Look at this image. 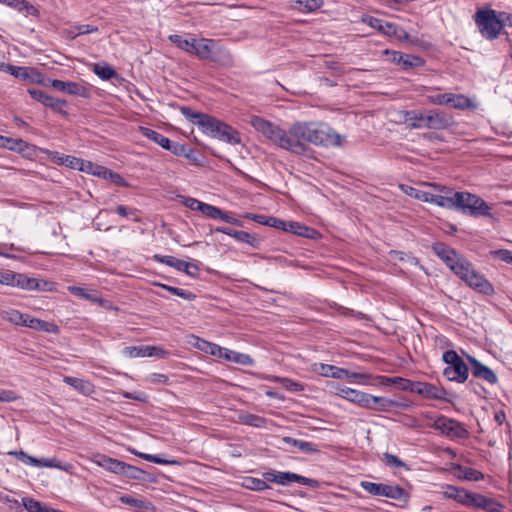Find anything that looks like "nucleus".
Wrapping results in <instances>:
<instances>
[{
  "label": "nucleus",
  "instance_id": "c756f323",
  "mask_svg": "<svg viewBox=\"0 0 512 512\" xmlns=\"http://www.w3.org/2000/svg\"><path fill=\"white\" fill-rule=\"evenodd\" d=\"M216 44V40L201 38L196 39L195 49L193 50V55H195L200 60H207L211 57L212 50Z\"/></svg>",
  "mask_w": 512,
  "mask_h": 512
},
{
  "label": "nucleus",
  "instance_id": "13d9d810",
  "mask_svg": "<svg viewBox=\"0 0 512 512\" xmlns=\"http://www.w3.org/2000/svg\"><path fill=\"white\" fill-rule=\"evenodd\" d=\"M22 503L28 512H42L44 505L30 497L22 498Z\"/></svg>",
  "mask_w": 512,
  "mask_h": 512
},
{
  "label": "nucleus",
  "instance_id": "4d7b16f0",
  "mask_svg": "<svg viewBox=\"0 0 512 512\" xmlns=\"http://www.w3.org/2000/svg\"><path fill=\"white\" fill-rule=\"evenodd\" d=\"M345 379H348L357 384H367L371 379V375L367 373L350 372L347 370V376Z\"/></svg>",
  "mask_w": 512,
  "mask_h": 512
},
{
  "label": "nucleus",
  "instance_id": "a211bd4d",
  "mask_svg": "<svg viewBox=\"0 0 512 512\" xmlns=\"http://www.w3.org/2000/svg\"><path fill=\"white\" fill-rule=\"evenodd\" d=\"M199 212H201L203 215H205L208 218L211 219H221L222 221L233 224L236 226H243V222L233 216H231L228 212L221 210L220 208L202 202L201 205H199Z\"/></svg>",
  "mask_w": 512,
  "mask_h": 512
},
{
  "label": "nucleus",
  "instance_id": "7c9ffc66",
  "mask_svg": "<svg viewBox=\"0 0 512 512\" xmlns=\"http://www.w3.org/2000/svg\"><path fill=\"white\" fill-rule=\"evenodd\" d=\"M455 275H457L462 281H466L468 276L473 271V265L465 257L459 256L456 261L450 265L449 268Z\"/></svg>",
  "mask_w": 512,
  "mask_h": 512
},
{
  "label": "nucleus",
  "instance_id": "49530a36",
  "mask_svg": "<svg viewBox=\"0 0 512 512\" xmlns=\"http://www.w3.org/2000/svg\"><path fill=\"white\" fill-rule=\"evenodd\" d=\"M467 493L468 491L463 488L447 485L444 491V496L463 505L466 501L465 495H467Z\"/></svg>",
  "mask_w": 512,
  "mask_h": 512
},
{
  "label": "nucleus",
  "instance_id": "b1692460",
  "mask_svg": "<svg viewBox=\"0 0 512 512\" xmlns=\"http://www.w3.org/2000/svg\"><path fill=\"white\" fill-rule=\"evenodd\" d=\"M208 61L223 67H231L233 65V57L230 51L221 45L219 41H216Z\"/></svg>",
  "mask_w": 512,
  "mask_h": 512
},
{
  "label": "nucleus",
  "instance_id": "72a5a7b5",
  "mask_svg": "<svg viewBox=\"0 0 512 512\" xmlns=\"http://www.w3.org/2000/svg\"><path fill=\"white\" fill-rule=\"evenodd\" d=\"M448 107L467 110L476 109V104L464 94L449 93Z\"/></svg>",
  "mask_w": 512,
  "mask_h": 512
},
{
  "label": "nucleus",
  "instance_id": "ddd939ff",
  "mask_svg": "<svg viewBox=\"0 0 512 512\" xmlns=\"http://www.w3.org/2000/svg\"><path fill=\"white\" fill-rule=\"evenodd\" d=\"M28 93L32 99L40 102L45 107L50 108L53 112L64 116L68 115L67 111L65 110L67 107L66 100L55 98L39 89H28Z\"/></svg>",
  "mask_w": 512,
  "mask_h": 512
},
{
  "label": "nucleus",
  "instance_id": "6ab92c4d",
  "mask_svg": "<svg viewBox=\"0 0 512 512\" xmlns=\"http://www.w3.org/2000/svg\"><path fill=\"white\" fill-rule=\"evenodd\" d=\"M465 283L472 289L486 296L495 294L493 285L485 278L484 275L473 269L472 273L468 276Z\"/></svg>",
  "mask_w": 512,
  "mask_h": 512
},
{
  "label": "nucleus",
  "instance_id": "f704fd0d",
  "mask_svg": "<svg viewBox=\"0 0 512 512\" xmlns=\"http://www.w3.org/2000/svg\"><path fill=\"white\" fill-rule=\"evenodd\" d=\"M316 371L324 377H332L335 379H345L347 376V369L324 363H320Z\"/></svg>",
  "mask_w": 512,
  "mask_h": 512
},
{
  "label": "nucleus",
  "instance_id": "a878e982",
  "mask_svg": "<svg viewBox=\"0 0 512 512\" xmlns=\"http://www.w3.org/2000/svg\"><path fill=\"white\" fill-rule=\"evenodd\" d=\"M17 456V458L28 465L35 466V467H49V468H60V465L58 463V460L55 458L52 459H37L30 455H28L26 452L20 451V452H14Z\"/></svg>",
  "mask_w": 512,
  "mask_h": 512
},
{
  "label": "nucleus",
  "instance_id": "cd10ccee",
  "mask_svg": "<svg viewBox=\"0 0 512 512\" xmlns=\"http://www.w3.org/2000/svg\"><path fill=\"white\" fill-rule=\"evenodd\" d=\"M218 358L243 366H252L254 364V360L250 355L229 350L224 347H221V355H219Z\"/></svg>",
  "mask_w": 512,
  "mask_h": 512
},
{
  "label": "nucleus",
  "instance_id": "c03bdc74",
  "mask_svg": "<svg viewBox=\"0 0 512 512\" xmlns=\"http://www.w3.org/2000/svg\"><path fill=\"white\" fill-rule=\"evenodd\" d=\"M153 260L158 263H162L167 266L173 267L178 271L187 268L186 266H184V260L178 259L174 256L155 254L153 256Z\"/></svg>",
  "mask_w": 512,
  "mask_h": 512
},
{
  "label": "nucleus",
  "instance_id": "864d4df0",
  "mask_svg": "<svg viewBox=\"0 0 512 512\" xmlns=\"http://www.w3.org/2000/svg\"><path fill=\"white\" fill-rule=\"evenodd\" d=\"M505 506L494 498L484 496L481 509L487 512H503Z\"/></svg>",
  "mask_w": 512,
  "mask_h": 512
},
{
  "label": "nucleus",
  "instance_id": "338daca9",
  "mask_svg": "<svg viewBox=\"0 0 512 512\" xmlns=\"http://www.w3.org/2000/svg\"><path fill=\"white\" fill-rule=\"evenodd\" d=\"M187 148H188L187 145L181 144L179 142H173L170 140V143L168 144V147L166 148V150L170 151L172 154H174L176 156L183 157L184 154L186 153Z\"/></svg>",
  "mask_w": 512,
  "mask_h": 512
},
{
  "label": "nucleus",
  "instance_id": "4be33fe9",
  "mask_svg": "<svg viewBox=\"0 0 512 512\" xmlns=\"http://www.w3.org/2000/svg\"><path fill=\"white\" fill-rule=\"evenodd\" d=\"M93 462L97 464L98 466L104 468L105 470L115 473V474H122L124 472V465L125 462L120 461L115 458H111L104 454H96L93 456Z\"/></svg>",
  "mask_w": 512,
  "mask_h": 512
},
{
  "label": "nucleus",
  "instance_id": "a18cd8bd",
  "mask_svg": "<svg viewBox=\"0 0 512 512\" xmlns=\"http://www.w3.org/2000/svg\"><path fill=\"white\" fill-rule=\"evenodd\" d=\"M93 72L102 80H110L117 76V72L106 63H95Z\"/></svg>",
  "mask_w": 512,
  "mask_h": 512
},
{
  "label": "nucleus",
  "instance_id": "2eb2a0df",
  "mask_svg": "<svg viewBox=\"0 0 512 512\" xmlns=\"http://www.w3.org/2000/svg\"><path fill=\"white\" fill-rule=\"evenodd\" d=\"M48 82L50 83V86L54 89L67 93L69 95L80 96L83 98H88L90 96L89 90L85 86L77 82H65L58 79H48Z\"/></svg>",
  "mask_w": 512,
  "mask_h": 512
},
{
  "label": "nucleus",
  "instance_id": "e2e57ef3",
  "mask_svg": "<svg viewBox=\"0 0 512 512\" xmlns=\"http://www.w3.org/2000/svg\"><path fill=\"white\" fill-rule=\"evenodd\" d=\"M36 331H44L47 333L58 334L59 327L53 322H47L39 319L36 327Z\"/></svg>",
  "mask_w": 512,
  "mask_h": 512
},
{
  "label": "nucleus",
  "instance_id": "774afa93",
  "mask_svg": "<svg viewBox=\"0 0 512 512\" xmlns=\"http://www.w3.org/2000/svg\"><path fill=\"white\" fill-rule=\"evenodd\" d=\"M297 448L305 453L310 454L319 452L317 445L309 441L299 440Z\"/></svg>",
  "mask_w": 512,
  "mask_h": 512
},
{
  "label": "nucleus",
  "instance_id": "f03ea898",
  "mask_svg": "<svg viewBox=\"0 0 512 512\" xmlns=\"http://www.w3.org/2000/svg\"><path fill=\"white\" fill-rule=\"evenodd\" d=\"M428 203L435 204L439 207L449 210H455L463 215L474 218L491 217V207L480 196L466 191L454 192L451 196H443L440 194L429 193L422 195Z\"/></svg>",
  "mask_w": 512,
  "mask_h": 512
},
{
  "label": "nucleus",
  "instance_id": "0eeeda50",
  "mask_svg": "<svg viewBox=\"0 0 512 512\" xmlns=\"http://www.w3.org/2000/svg\"><path fill=\"white\" fill-rule=\"evenodd\" d=\"M251 125L257 132L282 149L291 152V147H298V145L291 144L290 129L286 131L259 116L252 117Z\"/></svg>",
  "mask_w": 512,
  "mask_h": 512
},
{
  "label": "nucleus",
  "instance_id": "f3484780",
  "mask_svg": "<svg viewBox=\"0 0 512 512\" xmlns=\"http://www.w3.org/2000/svg\"><path fill=\"white\" fill-rule=\"evenodd\" d=\"M414 393L425 399L446 401L447 391L432 383L416 381Z\"/></svg>",
  "mask_w": 512,
  "mask_h": 512
},
{
  "label": "nucleus",
  "instance_id": "bf43d9fd",
  "mask_svg": "<svg viewBox=\"0 0 512 512\" xmlns=\"http://www.w3.org/2000/svg\"><path fill=\"white\" fill-rule=\"evenodd\" d=\"M120 502L138 509L146 508V502L142 499L134 498L131 495H122L119 498Z\"/></svg>",
  "mask_w": 512,
  "mask_h": 512
},
{
  "label": "nucleus",
  "instance_id": "c85d7f7f",
  "mask_svg": "<svg viewBox=\"0 0 512 512\" xmlns=\"http://www.w3.org/2000/svg\"><path fill=\"white\" fill-rule=\"evenodd\" d=\"M287 232L307 239H317L320 237V233L317 230L296 221H289Z\"/></svg>",
  "mask_w": 512,
  "mask_h": 512
},
{
  "label": "nucleus",
  "instance_id": "39448f33",
  "mask_svg": "<svg viewBox=\"0 0 512 512\" xmlns=\"http://www.w3.org/2000/svg\"><path fill=\"white\" fill-rule=\"evenodd\" d=\"M181 114L192 124L196 125L204 134L218 139L223 137L229 124L207 113L194 111L189 106L180 107Z\"/></svg>",
  "mask_w": 512,
  "mask_h": 512
},
{
  "label": "nucleus",
  "instance_id": "412c9836",
  "mask_svg": "<svg viewBox=\"0 0 512 512\" xmlns=\"http://www.w3.org/2000/svg\"><path fill=\"white\" fill-rule=\"evenodd\" d=\"M469 362L471 364V371L474 377L483 379L491 385H494L498 382L497 375L488 366L484 365L474 357H469Z\"/></svg>",
  "mask_w": 512,
  "mask_h": 512
},
{
  "label": "nucleus",
  "instance_id": "69168bd1",
  "mask_svg": "<svg viewBox=\"0 0 512 512\" xmlns=\"http://www.w3.org/2000/svg\"><path fill=\"white\" fill-rule=\"evenodd\" d=\"M429 103L434 105H445L448 106L449 93H436L427 96Z\"/></svg>",
  "mask_w": 512,
  "mask_h": 512
},
{
  "label": "nucleus",
  "instance_id": "f8f14e48",
  "mask_svg": "<svg viewBox=\"0 0 512 512\" xmlns=\"http://www.w3.org/2000/svg\"><path fill=\"white\" fill-rule=\"evenodd\" d=\"M362 20L368 26L386 36L395 37L398 40H406L408 38V33L395 23L384 21L373 16H365Z\"/></svg>",
  "mask_w": 512,
  "mask_h": 512
},
{
  "label": "nucleus",
  "instance_id": "3c124183",
  "mask_svg": "<svg viewBox=\"0 0 512 512\" xmlns=\"http://www.w3.org/2000/svg\"><path fill=\"white\" fill-rule=\"evenodd\" d=\"M424 64L425 61L420 56L403 53V59L401 64L403 69L422 67L424 66Z\"/></svg>",
  "mask_w": 512,
  "mask_h": 512
},
{
  "label": "nucleus",
  "instance_id": "603ef678",
  "mask_svg": "<svg viewBox=\"0 0 512 512\" xmlns=\"http://www.w3.org/2000/svg\"><path fill=\"white\" fill-rule=\"evenodd\" d=\"M124 472L121 475L134 480H145L146 472L136 466L125 463Z\"/></svg>",
  "mask_w": 512,
  "mask_h": 512
},
{
  "label": "nucleus",
  "instance_id": "473e14b6",
  "mask_svg": "<svg viewBox=\"0 0 512 512\" xmlns=\"http://www.w3.org/2000/svg\"><path fill=\"white\" fill-rule=\"evenodd\" d=\"M63 381L85 396L94 393V385L88 380L65 376Z\"/></svg>",
  "mask_w": 512,
  "mask_h": 512
},
{
  "label": "nucleus",
  "instance_id": "ea45409f",
  "mask_svg": "<svg viewBox=\"0 0 512 512\" xmlns=\"http://www.w3.org/2000/svg\"><path fill=\"white\" fill-rule=\"evenodd\" d=\"M323 4V0H294L293 7L301 13H311L320 9Z\"/></svg>",
  "mask_w": 512,
  "mask_h": 512
},
{
  "label": "nucleus",
  "instance_id": "20e7f679",
  "mask_svg": "<svg viewBox=\"0 0 512 512\" xmlns=\"http://www.w3.org/2000/svg\"><path fill=\"white\" fill-rule=\"evenodd\" d=\"M404 121L412 129L446 130L455 124L451 114L437 109L405 111Z\"/></svg>",
  "mask_w": 512,
  "mask_h": 512
},
{
  "label": "nucleus",
  "instance_id": "2f4dec72",
  "mask_svg": "<svg viewBox=\"0 0 512 512\" xmlns=\"http://www.w3.org/2000/svg\"><path fill=\"white\" fill-rule=\"evenodd\" d=\"M0 147L18 153H24L26 150L31 149L34 146L30 145L22 139L6 137L0 134Z\"/></svg>",
  "mask_w": 512,
  "mask_h": 512
},
{
  "label": "nucleus",
  "instance_id": "aec40b11",
  "mask_svg": "<svg viewBox=\"0 0 512 512\" xmlns=\"http://www.w3.org/2000/svg\"><path fill=\"white\" fill-rule=\"evenodd\" d=\"M215 232L226 234L234 238L236 241L246 243L256 249L260 246V238L257 235L248 233L246 231H238L229 227L219 226L215 228Z\"/></svg>",
  "mask_w": 512,
  "mask_h": 512
},
{
  "label": "nucleus",
  "instance_id": "393cba45",
  "mask_svg": "<svg viewBox=\"0 0 512 512\" xmlns=\"http://www.w3.org/2000/svg\"><path fill=\"white\" fill-rule=\"evenodd\" d=\"M432 250L448 268H450V265H452L460 256L455 249L449 247L443 242L433 243Z\"/></svg>",
  "mask_w": 512,
  "mask_h": 512
},
{
  "label": "nucleus",
  "instance_id": "e433bc0d",
  "mask_svg": "<svg viewBox=\"0 0 512 512\" xmlns=\"http://www.w3.org/2000/svg\"><path fill=\"white\" fill-rule=\"evenodd\" d=\"M239 422L241 424L254 427V428H265L267 424V419L251 413H241L238 416Z\"/></svg>",
  "mask_w": 512,
  "mask_h": 512
},
{
  "label": "nucleus",
  "instance_id": "4468645a",
  "mask_svg": "<svg viewBox=\"0 0 512 512\" xmlns=\"http://www.w3.org/2000/svg\"><path fill=\"white\" fill-rule=\"evenodd\" d=\"M52 283L40 280L34 277H28L25 274L14 272L12 287H17L27 291H51Z\"/></svg>",
  "mask_w": 512,
  "mask_h": 512
},
{
  "label": "nucleus",
  "instance_id": "9b49d317",
  "mask_svg": "<svg viewBox=\"0 0 512 512\" xmlns=\"http://www.w3.org/2000/svg\"><path fill=\"white\" fill-rule=\"evenodd\" d=\"M412 403L404 398L399 400L390 399L384 396H374L369 393L366 394L363 408L375 412L390 413L395 409H408Z\"/></svg>",
  "mask_w": 512,
  "mask_h": 512
},
{
  "label": "nucleus",
  "instance_id": "58836bf2",
  "mask_svg": "<svg viewBox=\"0 0 512 512\" xmlns=\"http://www.w3.org/2000/svg\"><path fill=\"white\" fill-rule=\"evenodd\" d=\"M140 132L144 137L155 142L165 150L168 147V144L170 143L169 138L165 137L163 134L159 133L156 130L147 127H140Z\"/></svg>",
  "mask_w": 512,
  "mask_h": 512
},
{
  "label": "nucleus",
  "instance_id": "423d86ee",
  "mask_svg": "<svg viewBox=\"0 0 512 512\" xmlns=\"http://www.w3.org/2000/svg\"><path fill=\"white\" fill-rule=\"evenodd\" d=\"M473 18L481 36L486 40L497 39L505 26L504 17L491 8L477 10Z\"/></svg>",
  "mask_w": 512,
  "mask_h": 512
},
{
  "label": "nucleus",
  "instance_id": "bb28decb",
  "mask_svg": "<svg viewBox=\"0 0 512 512\" xmlns=\"http://www.w3.org/2000/svg\"><path fill=\"white\" fill-rule=\"evenodd\" d=\"M68 291L79 298L88 300L93 303H98L100 306H104L105 301L101 298V294L98 290L88 289L79 286H69Z\"/></svg>",
  "mask_w": 512,
  "mask_h": 512
},
{
  "label": "nucleus",
  "instance_id": "5fc2aeb1",
  "mask_svg": "<svg viewBox=\"0 0 512 512\" xmlns=\"http://www.w3.org/2000/svg\"><path fill=\"white\" fill-rule=\"evenodd\" d=\"M220 141L228 143L230 145H238L241 144V136L240 133L235 128L229 125V129L226 130Z\"/></svg>",
  "mask_w": 512,
  "mask_h": 512
},
{
  "label": "nucleus",
  "instance_id": "052dcab7",
  "mask_svg": "<svg viewBox=\"0 0 512 512\" xmlns=\"http://www.w3.org/2000/svg\"><path fill=\"white\" fill-rule=\"evenodd\" d=\"M415 385L416 381H412L402 377H396L394 386L398 387L402 391H409L411 393H414Z\"/></svg>",
  "mask_w": 512,
  "mask_h": 512
},
{
  "label": "nucleus",
  "instance_id": "09e8293b",
  "mask_svg": "<svg viewBox=\"0 0 512 512\" xmlns=\"http://www.w3.org/2000/svg\"><path fill=\"white\" fill-rule=\"evenodd\" d=\"M27 68L28 67H21V66H15L12 64H1L0 69L4 72L9 73L10 75L14 76L15 78L26 80L27 79Z\"/></svg>",
  "mask_w": 512,
  "mask_h": 512
},
{
  "label": "nucleus",
  "instance_id": "37998d69",
  "mask_svg": "<svg viewBox=\"0 0 512 512\" xmlns=\"http://www.w3.org/2000/svg\"><path fill=\"white\" fill-rule=\"evenodd\" d=\"M271 381L279 383L284 389L290 392H301L304 390V385L302 383L290 378L274 376L271 378Z\"/></svg>",
  "mask_w": 512,
  "mask_h": 512
},
{
  "label": "nucleus",
  "instance_id": "680f3d73",
  "mask_svg": "<svg viewBox=\"0 0 512 512\" xmlns=\"http://www.w3.org/2000/svg\"><path fill=\"white\" fill-rule=\"evenodd\" d=\"M184 266H186L187 268L182 269L181 272H184L186 275H188L194 279L199 278L200 268H199L198 261H194V262L184 261Z\"/></svg>",
  "mask_w": 512,
  "mask_h": 512
},
{
  "label": "nucleus",
  "instance_id": "a19ab883",
  "mask_svg": "<svg viewBox=\"0 0 512 512\" xmlns=\"http://www.w3.org/2000/svg\"><path fill=\"white\" fill-rule=\"evenodd\" d=\"M1 4L13 7L19 12H26L29 15H37L38 10L26 0H0Z\"/></svg>",
  "mask_w": 512,
  "mask_h": 512
},
{
  "label": "nucleus",
  "instance_id": "7ed1b4c3",
  "mask_svg": "<svg viewBox=\"0 0 512 512\" xmlns=\"http://www.w3.org/2000/svg\"><path fill=\"white\" fill-rule=\"evenodd\" d=\"M263 479L255 477H246L243 482V486L252 491H264L270 488L267 482L276 483L278 485L286 486L292 482H297L311 488H319L320 482L313 478H308L293 472H282V471H267L262 474Z\"/></svg>",
  "mask_w": 512,
  "mask_h": 512
},
{
  "label": "nucleus",
  "instance_id": "dca6fc26",
  "mask_svg": "<svg viewBox=\"0 0 512 512\" xmlns=\"http://www.w3.org/2000/svg\"><path fill=\"white\" fill-rule=\"evenodd\" d=\"M329 386L331 387V389H333L335 395L363 408L367 393L349 387H345L334 382H332Z\"/></svg>",
  "mask_w": 512,
  "mask_h": 512
},
{
  "label": "nucleus",
  "instance_id": "79ce46f5",
  "mask_svg": "<svg viewBox=\"0 0 512 512\" xmlns=\"http://www.w3.org/2000/svg\"><path fill=\"white\" fill-rule=\"evenodd\" d=\"M169 41L186 53L192 54L195 49L196 39H183L182 36L173 34L168 37Z\"/></svg>",
  "mask_w": 512,
  "mask_h": 512
},
{
  "label": "nucleus",
  "instance_id": "f257e3e1",
  "mask_svg": "<svg viewBox=\"0 0 512 512\" xmlns=\"http://www.w3.org/2000/svg\"><path fill=\"white\" fill-rule=\"evenodd\" d=\"M291 152L303 155L307 151L306 143L316 146L332 147L341 144V138L332 128L323 123L296 122L290 126Z\"/></svg>",
  "mask_w": 512,
  "mask_h": 512
},
{
  "label": "nucleus",
  "instance_id": "0e129e2a",
  "mask_svg": "<svg viewBox=\"0 0 512 512\" xmlns=\"http://www.w3.org/2000/svg\"><path fill=\"white\" fill-rule=\"evenodd\" d=\"M27 79L30 83L44 84V75L36 68H27Z\"/></svg>",
  "mask_w": 512,
  "mask_h": 512
},
{
  "label": "nucleus",
  "instance_id": "4c0bfd02",
  "mask_svg": "<svg viewBox=\"0 0 512 512\" xmlns=\"http://www.w3.org/2000/svg\"><path fill=\"white\" fill-rule=\"evenodd\" d=\"M454 469L459 471L458 477L460 479H464L467 481H481L484 479V474L481 471L476 470L474 468L457 464L454 467Z\"/></svg>",
  "mask_w": 512,
  "mask_h": 512
},
{
  "label": "nucleus",
  "instance_id": "8fccbe9b",
  "mask_svg": "<svg viewBox=\"0 0 512 512\" xmlns=\"http://www.w3.org/2000/svg\"><path fill=\"white\" fill-rule=\"evenodd\" d=\"M158 285L161 288L169 291L173 295L181 297L184 300L193 301V300L196 299V295L194 293H192L191 291H188V290H185V289H181V288H178V287H174V286H170V285H166V284H158Z\"/></svg>",
  "mask_w": 512,
  "mask_h": 512
},
{
  "label": "nucleus",
  "instance_id": "5701e85b",
  "mask_svg": "<svg viewBox=\"0 0 512 512\" xmlns=\"http://www.w3.org/2000/svg\"><path fill=\"white\" fill-rule=\"evenodd\" d=\"M4 319L15 325L28 327L33 330H36L37 323L39 321L38 318H34L26 313H21L18 310H10L6 312Z\"/></svg>",
  "mask_w": 512,
  "mask_h": 512
},
{
  "label": "nucleus",
  "instance_id": "6e6552de",
  "mask_svg": "<svg viewBox=\"0 0 512 512\" xmlns=\"http://www.w3.org/2000/svg\"><path fill=\"white\" fill-rule=\"evenodd\" d=\"M442 360L447 364V367L443 370V375L449 381L464 383L468 379L469 368L456 351H445Z\"/></svg>",
  "mask_w": 512,
  "mask_h": 512
},
{
  "label": "nucleus",
  "instance_id": "9d476101",
  "mask_svg": "<svg viewBox=\"0 0 512 512\" xmlns=\"http://www.w3.org/2000/svg\"><path fill=\"white\" fill-rule=\"evenodd\" d=\"M360 486L373 496L387 497L401 502H407L409 500V493L399 485L362 481Z\"/></svg>",
  "mask_w": 512,
  "mask_h": 512
},
{
  "label": "nucleus",
  "instance_id": "6e6d98bb",
  "mask_svg": "<svg viewBox=\"0 0 512 512\" xmlns=\"http://www.w3.org/2000/svg\"><path fill=\"white\" fill-rule=\"evenodd\" d=\"M465 498L466 501L463 504L464 506L481 508L484 495L468 491L467 495H465Z\"/></svg>",
  "mask_w": 512,
  "mask_h": 512
},
{
  "label": "nucleus",
  "instance_id": "1a4fd4ad",
  "mask_svg": "<svg viewBox=\"0 0 512 512\" xmlns=\"http://www.w3.org/2000/svg\"><path fill=\"white\" fill-rule=\"evenodd\" d=\"M429 427L438 430L451 440H462L469 437V432L463 423L444 415L437 416Z\"/></svg>",
  "mask_w": 512,
  "mask_h": 512
},
{
  "label": "nucleus",
  "instance_id": "de8ad7c7",
  "mask_svg": "<svg viewBox=\"0 0 512 512\" xmlns=\"http://www.w3.org/2000/svg\"><path fill=\"white\" fill-rule=\"evenodd\" d=\"M153 350L151 345L129 346L124 349L125 353L132 358L150 357Z\"/></svg>",
  "mask_w": 512,
  "mask_h": 512
},
{
  "label": "nucleus",
  "instance_id": "c9c22d12",
  "mask_svg": "<svg viewBox=\"0 0 512 512\" xmlns=\"http://www.w3.org/2000/svg\"><path fill=\"white\" fill-rule=\"evenodd\" d=\"M193 345L197 349L203 351L206 354H209V355H212L215 357H218L219 355H221V346H219L215 343L209 342L207 340H204L200 337H194Z\"/></svg>",
  "mask_w": 512,
  "mask_h": 512
}]
</instances>
